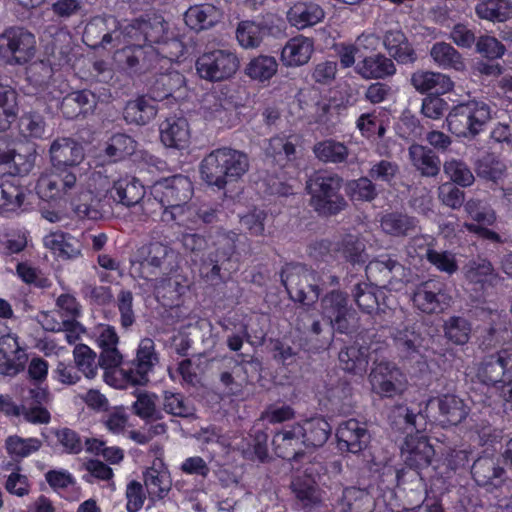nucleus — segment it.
Returning a JSON list of instances; mask_svg holds the SVG:
<instances>
[{"label": "nucleus", "mask_w": 512, "mask_h": 512, "mask_svg": "<svg viewBox=\"0 0 512 512\" xmlns=\"http://www.w3.org/2000/svg\"><path fill=\"white\" fill-rule=\"evenodd\" d=\"M324 17L325 11L314 2H297L287 12L288 22L298 30L318 24Z\"/></svg>", "instance_id": "nucleus-33"}, {"label": "nucleus", "mask_w": 512, "mask_h": 512, "mask_svg": "<svg viewBox=\"0 0 512 512\" xmlns=\"http://www.w3.org/2000/svg\"><path fill=\"white\" fill-rule=\"evenodd\" d=\"M391 335L396 348L406 357L418 353L424 340L415 324L397 328Z\"/></svg>", "instance_id": "nucleus-49"}, {"label": "nucleus", "mask_w": 512, "mask_h": 512, "mask_svg": "<svg viewBox=\"0 0 512 512\" xmlns=\"http://www.w3.org/2000/svg\"><path fill=\"white\" fill-rule=\"evenodd\" d=\"M144 484L152 499H163L171 489L168 473L154 467H150L144 472Z\"/></svg>", "instance_id": "nucleus-60"}, {"label": "nucleus", "mask_w": 512, "mask_h": 512, "mask_svg": "<svg viewBox=\"0 0 512 512\" xmlns=\"http://www.w3.org/2000/svg\"><path fill=\"white\" fill-rule=\"evenodd\" d=\"M337 251L352 264H364L367 260L364 240L358 235H345L338 242Z\"/></svg>", "instance_id": "nucleus-56"}, {"label": "nucleus", "mask_w": 512, "mask_h": 512, "mask_svg": "<svg viewBox=\"0 0 512 512\" xmlns=\"http://www.w3.org/2000/svg\"><path fill=\"white\" fill-rule=\"evenodd\" d=\"M408 155L412 166L421 176L435 177L439 174L440 158L430 148L414 143L408 148Z\"/></svg>", "instance_id": "nucleus-38"}, {"label": "nucleus", "mask_w": 512, "mask_h": 512, "mask_svg": "<svg viewBox=\"0 0 512 512\" xmlns=\"http://www.w3.org/2000/svg\"><path fill=\"white\" fill-rule=\"evenodd\" d=\"M394 61L382 53L364 57L355 65V72L363 79H385L396 74Z\"/></svg>", "instance_id": "nucleus-30"}, {"label": "nucleus", "mask_w": 512, "mask_h": 512, "mask_svg": "<svg viewBox=\"0 0 512 512\" xmlns=\"http://www.w3.org/2000/svg\"><path fill=\"white\" fill-rule=\"evenodd\" d=\"M222 210L218 204L189 205L176 222L190 230H200L205 226H214L220 221Z\"/></svg>", "instance_id": "nucleus-28"}, {"label": "nucleus", "mask_w": 512, "mask_h": 512, "mask_svg": "<svg viewBox=\"0 0 512 512\" xmlns=\"http://www.w3.org/2000/svg\"><path fill=\"white\" fill-rule=\"evenodd\" d=\"M250 167L246 153L230 147L211 151L200 163L202 179L211 186L223 189L228 183L238 181Z\"/></svg>", "instance_id": "nucleus-1"}, {"label": "nucleus", "mask_w": 512, "mask_h": 512, "mask_svg": "<svg viewBox=\"0 0 512 512\" xmlns=\"http://www.w3.org/2000/svg\"><path fill=\"white\" fill-rule=\"evenodd\" d=\"M148 95H142L126 103L123 118L129 124L146 125L157 115V107Z\"/></svg>", "instance_id": "nucleus-42"}, {"label": "nucleus", "mask_w": 512, "mask_h": 512, "mask_svg": "<svg viewBox=\"0 0 512 512\" xmlns=\"http://www.w3.org/2000/svg\"><path fill=\"white\" fill-rule=\"evenodd\" d=\"M114 59L119 67L134 74L156 70L157 52L154 46L129 44L116 51Z\"/></svg>", "instance_id": "nucleus-12"}, {"label": "nucleus", "mask_w": 512, "mask_h": 512, "mask_svg": "<svg viewBox=\"0 0 512 512\" xmlns=\"http://www.w3.org/2000/svg\"><path fill=\"white\" fill-rule=\"evenodd\" d=\"M402 270V264L390 256L372 260L366 266L367 276L376 282L377 287L390 284Z\"/></svg>", "instance_id": "nucleus-44"}, {"label": "nucleus", "mask_w": 512, "mask_h": 512, "mask_svg": "<svg viewBox=\"0 0 512 512\" xmlns=\"http://www.w3.org/2000/svg\"><path fill=\"white\" fill-rule=\"evenodd\" d=\"M299 137L295 135L285 136L277 135L269 140L265 148L266 156L271 158L280 167H285L288 163L294 162L298 158L296 146Z\"/></svg>", "instance_id": "nucleus-32"}, {"label": "nucleus", "mask_w": 512, "mask_h": 512, "mask_svg": "<svg viewBox=\"0 0 512 512\" xmlns=\"http://www.w3.org/2000/svg\"><path fill=\"white\" fill-rule=\"evenodd\" d=\"M410 84L421 94L443 95L454 88V82L447 74L431 70L418 69L411 74Z\"/></svg>", "instance_id": "nucleus-26"}, {"label": "nucleus", "mask_w": 512, "mask_h": 512, "mask_svg": "<svg viewBox=\"0 0 512 512\" xmlns=\"http://www.w3.org/2000/svg\"><path fill=\"white\" fill-rule=\"evenodd\" d=\"M278 70L275 57L260 55L253 58L245 68V73L254 80L266 81L272 78Z\"/></svg>", "instance_id": "nucleus-61"}, {"label": "nucleus", "mask_w": 512, "mask_h": 512, "mask_svg": "<svg viewBox=\"0 0 512 512\" xmlns=\"http://www.w3.org/2000/svg\"><path fill=\"white\" fill-rule=\"evenodd\" d=\"M36 153L32 150L25 152H17L15 150L0 151V165L7 166V170L3 174L8 176H25L34 167Z\"/></svg>", "instance_id": "nucleus-43"}, {"label": "nucleus", "mask_w": 512, "mask_h": 512, "mask_svg": "<svg viewBox=\"0 0 512 512\" xmlns=\"http://www.w3.org/2000/svg\"><path fill=\"white\" fill-rule=\"evenodd\" d=\"M267 33L266 25L253 21H242L237 27L236 37L242 47L256 48L261 44Z\"/></svg>", "instance_id": "nucleus-58"}, {"label": "nucleus", "mask_w": 512, "mask_h": 512, "mask_svg": "<svg viewBox=\"0 0 512 512\" xmlns=\"http://www.w3.org/2000/svg\"><path fill=\"white\" fill-rule=\"evenodd\" d=\"M341 368L354 375H363L368 367V348L353 344L342 348L338 354Z\"/></svg>", "instance_id": "nucleus-45"}, {"label": "nucleus", "mask_w": 512, "mask_h": 512, "mask_svg": "<svg viewBox=\"0 0 512 512\" xmlns=\"http://www.w3.org/2000/svg\"><path fill=\"white\" fill-rule=\"evenodd\" d=\"M443 171L453 183L461 187H469L475 181V177L471 169L462 160L451 159L445 161L443 164Z\"/></svg>", "instance_id": "nucleus-63"}, {"label": "nucleus", "mask_w": 512, "mask_h": 512, "mask_svg": "<svg viewBox=\"0 0 512 512\" xmlns=\"http://www.w3.org/2000/svg\"><path fill=\"white\" fill-rule=\"evenodd\" d=\"M219 18L217 9L210 4L190 7L185 15V23L193 30L200 31L214 26Z\"/></svg>", "instance_id": "nucleus-51"}, {"label": "nucleus", "mask_w": 512, "mask_h": 512, "mask_svg": "<svg viewBox=\"0 0 512 512\" xmlns=\"http://www.w3.org/2000/svg\"><path fill=\"white\" fill-rule=\"evenodd\" d=\"M224 361L225 367L230 370L220 373V382L228 389L230 394H236L240 391L243 383L248 382V376L246 375L248 367L254 371H258L261 367L259 360L239 362L234 358H227Z\"/></svg>", "instance_id": "nucleus-31"}, {"label": "nucleus", "mask_w": 512, "mask_h": 512, "mask_svg": "<svg viewBox=\"0 0 512 512\" xmlns=\"http://www.w3.org/2000/svg\"><path fill=\"white\" fill-rule=\"evenodd\" d=\"M281 281L290 298L311 305L318 301L321 288L319 277L314 270L302 264H289L281 272Z\"/></svg>", "instance_id": "nucleus-6"}, {"label": "nucleus", "mask_w": 512, "mask_h": 512, "mask_svg": "<svg viewBox=\"0 0 512 512\" xmlns=\"http://www.w3.org/2000/svg\"><path fill=\"white\" fill-rule=\"evenodd\" d=\"M382 230L393 237H407L419 230V220L402 212H390L380 220Z\"/></svg>", "instance_id": "nucleus-39"}, {"label": "nucleus", "mask_w": 512, "mask_h": 512, "mask_svg": "<svg viewBox=\"0 0 512 512\" xmlns=\"http://www.w3.org/2000/svg\"><path fill=\"white\" fill-rule=\"evenodd\" d=\"M475 13L484 20L504 22L512 18V1L481 0L475 7Z\"/></svg>", "instance_id": "nucleus-53"}, {"label": "nucleus", "mask_w": 512, "mask_h": 512, "mask_svg": "<svg viewBox=\"0 0 512 512\" xmlns=\"http://www.w3.org/2000/svg\"><path fill=\"white\" fill-rule=\"evenodd\" d=\"M26 188L17 177L3 174L0 177V211L12 212L21 207Z\"/></svg>", "instance_id": "nucleus-40"}, {"label": "nucleus", "mask_w": 512, "mask_h": 512, "mask_svg": "<svg viewBox=\"0 0 512 512\" xmlns=\"http://www.w3.org/2000/svg\"><path fill=\"white\" fill-rule=\"evenodd\" d=\"M188 285L178 277L162 278L155 284V295L164 306L179 305L182 295L186 293Z\"/></svg>", "instance_id": "nucleus-52"}, {"label": "nucleus", "mask_w": 512, "mask_h": 512, "mask_svg": "<svg viewBox=\"0 0 512 512\" xmlns=\"http://www.w3.org/2000/svg\"><path fill=\"white\" fill-rule=\"evenodd\" d=\"M372 389L383 397H393L404 391L406 377L393 363L380 362L372 368L369 374Z\"/></svg>", "instance_id": "nucleus-13"}, {"label": "nucleus", "mask_w": 512, "mask_h": 512, "mask_svg": "<svg viewBox=\"0 0 512 512\" xmlns=\"http://www.w3.org/2000/svg\"><path fill=\"white\" fill-rule=\"evenodd\" d=\"M18 115L17 92L0 84V133L8 130Z\"/></svg>", "instance_id": "nucleus-55"}, {"label": "nucleus", "mask_w": 512, "mask_h": 512, "mask_svg": "<svg viewBox=\"0 0 512 512\" xmlns=\"http://www.w3.org/2000/svg\"><path fill=\"white\" fill-rule=\"evenodd\" d=\"M321 307L336 332L349 335L357 331L358 314L349 306L346 293L338 290L327 293L321 300Z\"/></svg>", "instance_id": "nucleus-9"}, {"label": "nucleus", "mask_w": 512, "mask_h": 512, "mask_svg": "<svg viewBox=\"0 0 512 512\" xmlns=\"http://www.w3.org/2000/svg\"><path fill=\"white\" fill-rule=\"evenodd\" d=\"M44 246L61 259H74L81 255V242L70 234L53 232L43 239Z\"/></svg>", "instance_id": "nucleus-41"}, {"label": "nucleus", "mask_w": 512, "mask_h": 512, "mask_svg": "<svg viewBox=\"0 0 512 512\" xmlns=\"http://www.w3.org/2000/svg\"><path fill=\"white\" fill-rule=\"evenodd\" d=\"M195 68L200 78L204 80L224 81L236 73L239 60L233 52L217 49L200 55L196 60Z\"/></svg>", "instance_id": "nucleus-10"}, {"label": "nucleus", "mask_w": 512, "mask_h": 512, "mask_svg": "<svg viewBox=\"0 0 512 512\" xmlns=\"http://www.w3.org/2000/svg\"><path fill=\"white\" fill-rule=\"evenodd\" d=\"M427 410H438L436 418L441 423L457 425L468 416L469 409L463 399L455 394L445 393L429 399Z\"/></svg>", "instance_id": "nucleus-19"}, {"label": "nucleus", "mask_w": 512, "mask_h": 512, "mask_svg": "<svg viewBox=\"0 0 512 512\" xmlns=\"http://www.w3.org/2000/svg\"><path fill=\"white\" fill-rule=\"evenodd\" d=\"M185 84V77L176 70L154 73L145 82L147 95L154 101H162L179 91Z\"/></svg>", "instance_id": "nucleus-20"}, {"label": "nucleus", "mask_w": 512, "mask_h": 512, "mask_svg": "<svg viewBox=\"0 0 512 512\" xmlns=\"http://www.w3.org/2000/svg\"><path fill=\"white\" fill-rule=\"evenodd\" d=\"M50 160L55 170H73L84 160L83 146L70 137L55 139L49 149Z\"/></svg>", "instance_id": "nucleus-18"}, {"label": "nucleus", "mask_w": 512, "mask_h": 512, "mask_svg": "<svg viewBox=\"0 0 512 512\" xmlns=\"http://www.w3.org/2000/svg\"><path fill=\"white\" fill-rule=\"evenodd\" d=\"M477 377L487 386H511L505 401L512 409V349L506 348L488 355L480 362Z\"/></svg>", "instance_id": "nucleus-7"}, {"label": "nucleus", "mask_w": 512, "mask_h": 512, "mask_svg": "<svg viewBox=\"0 0 512 512\" xmlns=\"http://www.w3.org/2000/svg\"><path fill=\"white\" fill-rule=\"evenodd\" d=\"M136 149V141L126 134H115L107 143L105 153L113 161H119L132 155Z\"/></svg>", "instance_id": "nucleus-62"}, {"label": "nucleus", "mask_w": 512, "mask_h": 512, "mask_svg": "<svg viewBox=\"0 0 512 512\" xmlns=\"http://www.w3.org/2000/svg\"><path fill=\"white\" fill-rule=\"evenodd\" d=\"M401 455L410 469H422L431 464L434 449L424 436L408 435L401 446Z\"/></svg>", "instance_id": "nucleus-23"}, {"label": "nucleus", "mask_w": 512, "mask_h": 512, "mask_svg": "<svg viewBox=\"0 0 512 512\" xmlns=\"http://www.w3.org/2000/svg\"><path fill=\"white\" fill-rule=\"evenodd\" d=\"M158 362L154 341L151 338H143L137 347L135 359L127 361V367H121L119 372L132 385L143 386L148 383V374Z\"/></svg>", "instance_id": "nucleus-11"}, {"label": "nucleus", "mask_w": 512, "mask_h": 512, "mask_svg": "<svg viewBox=\"0 0 512 512\" xmlns=\"http://www.w3.org/2000/svg\"><path fill=\"white\" fill-rule=\"evenodd\" d=\"M336 512H372V500L367 493L356 488H345L335 505Z\"/></svg>", "instance_id": "nucleus-50"}, {"label": "nucleus", "mask_w": 512, "mask_h": 512, "mask_svg": "<svg viewBox=\"0 0 512 512\" xmlns=\"http://www.w3.org/2000/svg\"><path fill=\"white\" fill-rule=\"evenodd\" d=\"M313 153L323 163L340 164L347 161L349 149L342 142L327 139L317 142L313 146Z\"/></svg>", "instance_id": "nucleus-54"}, {"label": "nucleus", "mask_w": 512, "mask_h": 512, "mask_svg": "<svg viewBox=\"0 0 512 512\" xmlns=\"http://www.w3.org/2000/svg\"><path fill=\"white\" fill-rule=\"evenodd\" d=\"M336 437L341 450L359 453L367 447L370 434L364 423L356 419H349L341 423L337 429Z\"/></svg>", "instance_id": "nucleus-24"}, {"label": "nucleus", "mask_w": 512, "mask_h": 512, "mask_svg": "<svg viewBox=\"0 0 512 512\" xmlns=\"http://www.w3.org/2000/svg\"><path fill=\"white\" fill-rule=\"evenodd\" d=\"M74 210L81 218L97 221L113 214V203L107 190H86L76 198Z\"/></svg>", "instance_id": "nucleus-16"}, {"label": "nucleus", "mask_w": 512, "mask_h": 512, "mask_svg": "<svg viewBox=\"0 0 512 512\" xmlns=\"http://www.w3.org/2000/svg\"><path fill=\"white\" fill-rule=\"evenodd\" d=\"M222 242V246L215 253L209 254L201 264V273L211 281L224 279L225 275L221 271L230 273L232 268L231 256L235 251L234 239L227 236L223 238Z\"/></svg>", "instance_id": "nucleus-22"}, {"label": "nucleus", "mask_w": 512, "mask_h": 512, "mask_svg": "<svg viewBox=\"0 0 512 512\" xmlns=\"http://www.w3.org/2000/svg\"><path fill=\"white\" fill-rule=\"evenodd\" d=\"M297 425L300 426L306 449L323 446L331 433V426L322 418H311Z\"/></svg>", "instance_id": "nucleus-46"}, {"label": "nucleus", "mask_w": 512, "mask_h": 512, "mask_svg": "<svg viewBox=\"0 0 512 512\" xmlns=\"http://www.w3.org/2000/svg\"><path fill=\"white\" fill-rule=\"evenodd\" d=\"M139 260L132 261L131 275L151 279L157 275H168L178 267V254L168 245L153 242L138 250Z\"/></svg>", "instance_id": "nucleus-5"}, {"label": "nucleus", "mask_w": 512, "mask_h": 512, "mask_svg": "<svg viewBox=\"0 0 512 512\" xmlns=\"http://www.w3.org/2000/svg\"><path fill=\"white\" fill-rule=\"evenodd\" d=\"M297 505L310 512L321 504V493L316 482L309 476L295 477L290 485Z\"/></svg>", "instance_id": "nucleus-36"}, {"label": "nucleus", "mask_w": 512, "mask_h": 512, "mask_svg": "<svg viewBox=\"0 0 512 512\" xmlns=\"http://www.w3.org/2000/svg\"><path fill=\"white\" fill-rule=\"evenodd\" d=\"M491 102L484 99H470L452 108L446 117L448 129L459 137L477 136L493 118Z\"/></svg>", "instance_id": "nucleus-4"}, {"label": "nucleus", "mask_w": 512, "mask_h": 512, "mask_svg": "<svg viewBox=\"0 0 512 512\" xmlns=\"http://www.w3.org/2000/svg\"><path fill=\"white\" fill-rule=\"evenodd\" d=\"M301 435L300 426L297 424L277 432L272 440L277 456L288 461L300 460L306 452Z\"/></svg>", "instance_id": "nucleus-21"}, {"label": "nucleus", "mask_w": 512, "mask_h": 512, "mask_svg": "<svg viewBox=\"0 0 512 512\" xmlns=\"http://www.w3.org/2000/svg\"><path fill=\"white\" fill-rule=\"evenodd\" d=\"M479 178L498 183L507 175V165L493 155H486L479 159L475 166Z\"/></svg>", "instance_id": "nucleus-59"}, {"label": "nucleus", "mask_w": 512, "mask_h": 512, "mask_svg": "<svg viewBox=\"0 0 512 512\" xmlns=\"http://www.w3.org/2000/svg\"><path fill=\"white\" fill-rule=\"evenodd\" d=\"M112 203L122 204L126 207H140L147 218V207L153 204V201L144 199L145 188L134 177H125L114 182L113 186L107 190Z\"/></svg>", "instance_id": "nucleus-15"}, {"label": "nucleus", "mask_w": 512, "mask_h": 512, "mask_svg": "<svg viewBox=\"0 0 512 512\" xmlns=\"http://www.w3.org/2000/svg\"><path fill=\"white\" fill-rule=\"evenodd\" d=\"M160 140L168 148L185 149L190 141V127L183 116H170L159 126Z\"/></svg>", "instance_id": "nucleus-27"}, {"label": "nucleus", "mask_w": 512, "mask_h": 512, "mask_svg": "<svg viewBox=\"0 0 512 512\" xmlns=\"http://www.w3.org/2000/svg\"><path fill=\"white\" fill-rule=\"evenodd\" d=\"M313 51V39L298 35L287 41L282 49L281 59L286 66L298 67L308 63Z\"/></svg>", "instance_id": "nucleus-34"}, {"label": "nucleus", "mask_w": 512, "mask_h": 512, "mask_svg": "<svg viewBox=\"0 0 512 512\" xmlns=\"http://www.w3.org/2000/svg\"><path fill=\"white\" fill-rule=\"evenodd\" d=\"M27 355L20 347L16 336L0 337V374L15 376L24 370Z\"/></svg>", "instance_id": "nucleus-25"}, {"label": "nucleus", "mask_w": 512, "mask_h": 512, "mask_svg": "<svg viewBox=\"0 0 512 512\" xmlns=\"http://www.w3.org/2000/svg\"><path fill=\"white\" fill-rule=\"evenodd\" d=\"M119 40L118 23L113 16H95L85 26L83 41L93 49L106 48Z\"/></svg>", "instance_id": "nucleus-17"}, {"label": "nucleus", "mask_w": 512, "mask_h": 512, "mask_svg": "<svg viewBox=\"0 0 512 512\" xmlns=\"http://www.w3.org/2000/svg\"><path fill=\"white\" fill-rule=\"evenodd\" d=\"M152 194L164 209L162 221L176 223L189 207L193 186L188 177L174 175L158 180L152 187Z\"/></svg>", "instance_id": "nucleus-3"}, {"label": "nucleus", "mask_w": 512, "mask_h": 512, "mask_svg": "<svg viewBox=\"0 0 512 512\" xmlns=\"http://www.w3.org/2000/svg\"><path fill=\"white\" fill-rule=\"evenodd\" d=\"M344 179L327 170L313 172L306 180L305 189L310 196L309 205L322 217L338 215L348 207L341 193Z\"/></svg>", "instance_id": "nucleus-2"}, {"label": "nucleus", "mask_w": 512, "mask_h": 512, "mask_svg": "<svg viewBox=\"0 0 512 512\" xmlns=\"http://www.w3.org/2000/svg\"><path fill=\"white\" fill-rule=\"evenodd\" d=\"M443 331L448 341L455 345H465L470 339L472 325L462 316H451L444 321Z\"/></svg>", "instance_id": "nucleus-57"}, {"label": "nucleus", "mask_w": 512, "mask_h": 512, "mask_svg": "<svg viewBox=\"0 0 512 512\" xmlns=\"http://www.w3.org/2000/svg\"><path fill=\"white\" fill-rule=\"evenodd\" d=\"M383 45L390 58L398 64H414L418 55L406 35L399 29L388 30L383 36Z\"/></svg>", "instance_id": "nucleus-29"}, {"label": "nucleus", "mask_w": 512, "mask_h": 512, "mask_svg": "<svg viewBox=\"0 0 512 512\" xmlns=\"http://www.w3.org/2000/svg\"><path fill=\"white\" fill-rule=\"evenodd\" d=\"M433 62L444 70L464 72L467 69L463 55L450 43L440 41L434 43L429 51Z\"/></svg>", "instance_id": "nucleus-37"}, {"label": "nucleus", "mask_w": 512, "mask_h": 512, "mask_svg": "<svg viewBox=\"0 0 512 512\" xmlns=\"http://www.w3.org/2000/svg\"><path fill=\"white\" fill-rule=\"evenodd\" d=\"M414 305L424 313L432 314L449 305L446 285L440 279H429L418 284L412 297Z\"/></svg>", "instance_id": "nucleus-14"}, {"label": "nucleus", "mask_w": 512, "mask_h": 512, "mask_svg": "<svg viewBox=\"0 0 512 512\" xmlns=\"http://www.w3.org/2000/svg\"><path fill=\"white\" fill-rule=\"evenodd\" d=\"M96 104V95L85 89L72 92L64 97L61 103V111L67 118H74L81 113L93 111Z\"/></svg>", "instance_id": "nucleus-47"}, {"label": "nucleus", "mask_w": 512, "mask_h": 512, "mask_svg": "<svg viewBox=\"0 0 512 512\" xmlns=\"http://www.w3.org/2000/svg\"><path fill=\"white\" fill-rule=\"evenodd\" d=\"M347 191L357 201L371 202L379 195L377 184L368 175L349 181Z\"/></svg>", "instance_id": "nucleus-64"}, {"label": "nucleus", "mask_w": 512, "mask_h": 512, "mask_svg": "<svg viewBox=\"0 0 512 512\" xmlns=\"http://www.w3.org/2000/svg\"><path fill=\"white\" fill-rule=\"evenodd\" d=\"M472 476L479 486L499 487L504 482V469L492 457H480L472 465Z\"/></svg>", "instance_id": "nucleus-35"}, {"label": "nucleus", "mask_w": 512, "mask_h": 512, "mask_svg": "<svg viewBox=\"0 0 512 512\" xmlns=\"http://www.w3.org/2000/svg\"><path fill=\"white\" fill-rule=\"evenodd\" d=\"M36 52L35 36L20 27L6 29L0 35V58L9 65H23Z\"/></svg>", "instance_id": "nucleus-8"}, {"label": "nucleus", "mask_w": 512, "mask_h": 512, "mask_svg": "<svg viewBox=\"0 0 512 512\" xmlns=\"http://www.w3.org/2000/svg\"><path fill=\"white\" fill-rule=\"evenodd\" d=\"M352 296L358 307L365 313L371 314L382 310L381 300H384V292L377 285L358 283L352 290Z\"/></svg>", "instance_id": "nucleus-48"}]
</instances>
